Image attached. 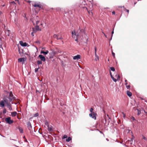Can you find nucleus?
Masks as SVG:
<instances>
[{"label": "nucleus", "mask_w": 147, "mask_h": 147, "mask_svg": "<svg viewBox=\"0 0 147 147\" xmlns=\"http://www.w3.org/2000/svg\"><path fill=\"white\" fill-rule=\"evenodd\" d=\"M6 109L5 108H4V109L3 110V114H5L6 113Z\"/></svg>", "instance_id": "28"}, {"label": "nucleus", "mask_w": 147, "mask_h": 147, "mask_svg": "<svg viewBox=\"0 0 147 147\" xmlns=\"http://www.w3.org/2000/svg\"><path fill=\"white\" fill-rule=\"evenodd\" d=\"M26 58L23 57L19 58L18 59V61L19 62H22V64L24 63V61L26 60Z\"/></svg>", "instance_id": "10"}, {"label": "nucleus", "mask_w": 147, "mask_h": 147, "mask_svg": "<svg viewBox=\"0 0 147 147\" xmlns=\"http://www.w3.org/2000/svg\"><path fill=\"white\" fill-rule=\"evenodd\" d=\"M106 140L108 141H109V139L107 138H106Z\"/></svg>", "instance_id": "58"}, {"label": "nucleus", "mask_w": 147, "mask_h": 147, "mask_svg": "<svg viewBox=\"0 0 147 147\" xmlns=\"http://www.w3.org/2000/svg\"><path fill=\"white\" fill-rule=\"evenodd\" d=\"M5 121L7 123L9 124H11L13 122V121L11 119V117H8L6 118L5 119Z\"/></svg>", "instance_id": "5"}, {"label": "nucleus", "mask_w": 147, "mask_h": 147, "mask_svg": "<svg viewBox=\"0 0 147 147\" xmlns=\"http://www.w3.org/2000/svg\"><path fill=\"white\" fill-rule=\"evenodd\" d=\"M142 136H143V139L147 141V139L143 135H142Z\"/></svg>", "instance_id": "35"}, {"label": "nucleus", "mask_w": 147, "mask_h": 147, "mask_svg": "<svg viewBox=\"0 0 147 147\" xmlns=\"http://www.w3.org/2000/svg\"><path fill=\"white\" fill-rule=\"evenodd\" d=\"M94 51H95V53L96 54V53L97 51V48L96 47H94Z\"/></svg>", "instance_id": "39"}, {"label": "nucleus", "mask_w": 147, "mask_h": 147, "mask_svg": "<svg viewBox=\"0 0 147 147\" xmlns=\"http://www.w3.org/2000/svg\"><path fill=\"white\" fill-rule=\"evenodd\" d=\"M98 130V131L100 132V133L101 134H103V135H104V134L102 132L100 131V130Z\"/></svg>", "instance_id": "47"}, {"label": "nucleus", "mask_w": 147, "mask_h": 147, "mask_svg": "<svg viewBox=\"0 0 147 147\" xmlns=\"http://www.w3.org/2000/svg\"><path fill=\"white\" fill-rule=\"evenodd\" d=\"M127 131H128V133H129L130 131H131V133L132 134V132L131 130L129 129H128Z\"/></svg>", "instance_id": "44"}, {"label": "nucleus", "mask_w": 147, "mask_h": 147, "mask_svg": "<svg viewBox=\"0 0 147 147\" xmlns=\"http://www.w3.org/2000/svg\"><path fill=\"white\" fill-rule=\"evenodd\" d=\"M131 118V119H132L133 120H134V121H136V120L135 119V118H134V117H133V116Z\"/></svg>", "instance_id": "37"}, {"label": "nucleus", "mask_w": 147, "mask_h": 147, "mask_svg": "<svg viewBox=\"0 0 147 147\" xmlns=\"http://www.w3.org/2000/svg\"><path fill=\"white\" fill-rule=\"evenodd\" d=\"M94 110L92 108H91L90 109V112L91 113H94V112H93V111Z\"/></svg>", "instance_id": "30"}, {"label": "nucleus", "mask_w": 147, "mask_h": 147, "mask_svg": "<svg viewBox=\"0 0 147 147\" xmlns=\"http://www.w3.org/2000/svg\"><path fill=\"white\" fill-rule=\"evenodd\" d=\"M5 92L7 94H9V95L8 96L4 95L3 96V98H5L6 99H8V101L9 102H11L13 100H16V98L13 96L12 91H11L9 92L7 91H5Z\"/></svg>", "instance_id": "2"}, {"label": "nucleus", "mask_w": 147, "mask_h": 147, "mask_svg": "<svg viewBox=\"0 0 147 147\" xmlns=\"http://www.w3.org/2000/svg\"><path fill=\"white\" fill-rule=\"evenodd\" d=\"M19 44L21 46L23 47H28L29 46V45H28L27 43L26 42H23L22 41H20Z\"/></svg>", "instance_id": "7"}, {"label": "nucleus", "mask_w": 147, "mask_h": 147, "mask_svg": "<svg viewBox=\"0 0 147 147\" xmlns=\"http://www.w3.org/2000/svg\"><path fill=\"white\" fill-rule=\"evenodd\" d=\"M110 69H111V70L113 71H115V69L114 67H110Z\"/></svg>", "instance_id": "20"}, {"label": "nucleus", "mask_w": 147, "mask_h": 147, "mask_svg": "<svg viewBox=\"0 0 147 147\" xmlns=\"http://www.w3.org/2000/svg\"><path fill=\"white\" fill-rule=\"evenodd\" d=\"M114 28H113V31H112V32H111V36H112V37H113V34H114Z\"/></svg>", "instance_id": "33"}, {"label": "nucleus", "mask_w": 147, "mask_h": 147, "mask_svg": "<svg viewBox=\"0 0 147 147\" xmlns=\"http://www.w3.org/2000/svg\"><path fill=\"white\" fill-rule=\"evenodd\" d=\"M57 9H58V10H61V8H58Z\"/></svg>", "instance_id": "54"}, {"label": "nucleus", "mask_w": 147, "mask_h": 147, "mask_svg": "<svg viewBox=\"0 0 147 147\" xmlns=\"http://www.w3.org/2000/svg\"><path fill=\"white\" fill-rule=\"evenodd\" d=\"M81 58V56L80 55H77L73 57V59L74 60H78Z\"/></svg>", "instance_id": "12"}, {"label": "nucleus", "mask_w": 147, "mask_h": 147, "mask_svg": "<svg viewBox=\"0 0 147 147\" xmlns=\"http://www.w3.org/2000/svg\"><path fill=\"white\" fill-rule=\"evenodd\" d=\"M97 115L96 113L95 112L90 113L89 114V116L94 120H96V116Z\"/></svg>", "instance_id": "6"}, {"label": "nucleus", "mask_w": 147, "mask_h": 147, "mask_svg": "<svg viewBox=\"0 0 147 147\" xmlns=\"http://www.w3.org/2000/svg\"><path fill=\"white\" fill-rule=\"evenodd\" d=\"M39 22V21L38 20H37L36 22V25H38V24Z\"/></svg>", "instance_id": "48"}, {"label": "nucleus", "mask_w": 147, "mask_h": 147, "mask_svg": "<svg viewBox=\"0 0 147 147\" xmlns=\"http://www.w3.org/2000/svg\"><path fill=\"white\" fill-rule=\"evenodd\" d=\"M52 128L51 127H48V129L49 131H51L52 130Z\"/></svg>", "instance_id": "29"}, {"label": "nucleus", "mask_w": 147, "mask_h": 147, "mask_svg": "<svg viewBox=\"0 0 147 147\" xmlns=\"http://www.w3.org/2000/svg\"><path fill=\"white\" fill-rule=\"evenodd\" d=\"M2 44H3L2 42L1 39V40H0V48H2Z\"/></svg>", "instance_id": "25"}, {"label": "nucleus", "mask_w": 147, "mask_h": 147, "mask_svg": "<svg viewBox=\"0 0 147 147\" xmlns=\"http://www.w3.org/2000/svg\"><path fill=\"white\" fill-rule=\"evenodd\" d=\"M25 142H28V141L27 140V139L26 138H25V141H24Z\"/></svg>", "instance_id": "53"}, {"label": "nucleus", "mask_w": 147, "mask_h": 147, "mask_svg": "<svg viewBox=\"0 0 147 147\" xmlns=\"http://www.w3.org/2000/svg\"><path fill=\"white\" fill-rule=\"evenodd\" d=\"M18 129H19L20 132L21 133H23V130L22 128L21 127H18Z\"/></svg>", "instance_id": "16"}, {"label": "nucleus", "mask_w": 147, "mask_h": 147, "mask_svg": "<svg viewBox=\"0 0 147 147\" xmlns=\"http://www.w3.org/2000/svg\"><path fill=\"white\" fill-rule=\"evenodd\" d=\"M35 42L36 43H38V44H40V42H39V41L38 40H37V41H36Z\"/></svg>", "instance_id": "40"}, {"label": "nucleus", "mask_w": 147, "mask_h": 147, "mask_svg": "<svg viewBox=\"0 0 147 147\" xmlns=\"http://www.w3.org/2000/svg\"><path fill=\"white\" fill-rule=\"evenodd\" d=\"M127 82H125V85L126 86H127Z\"/></svg>", "instance_id": "60"}, {"label": "nucleus", "mask_w": 147, "mask_h": 147, "mask_svg": "<svg viewBox=\"0 0 147 147\" xmlns=\"http://www.w3.org/2000/svg\"><path fill=\"white\" fill-rule=\"evenodd\" d=\"M111 79L114 82H116L117 81V80L115 78H114L113 76L112 78H111Z\"/></svg>", "instance_id": "21"}, {"label": "nucleus", "mask_w": 147, "mask_h": 147, "mask_svg": "<svg viewBox=\"0 0 147 147\" xmlns=\"http://www.w3.org/2000/svg\"><path fill=\"white\" fill-rule=\"evenodd\" d=\"M127 95L129 97H131L132 96V93L129 90H127L126 92Z\"/></svg>", "instance_id": "15"}, {"label": "nucleus", "mask_w": 147, "mask_h": 147, "mask_svg": "<svg viewBox=\"0 0 147 147\" xmlns=\"http://www.w3.org/2000/svg\"><path fill=\"white\" fill-rule=\"evenodd\" d=\"M26 55H27L28 56H29V57H30V56L29 54H27Z\"/></svg>", "instance_id": "57"}, {"label": "nucleus", "mask_w": 147, "mask_h": 147, "mask_svg": "<svg viewBox=\"0 0 147 147\" xmlns=\"http://www.w3.org/2000/svg\"><path fill=\"white\" fill-rule=\"evenodd\" d=\"M59 35H57L56 34H54L53 36V37L54 38H56L57 39V38H58Z\"/></svg>", "instance_id": "23"}, {"label": "nucleus", "mask_w": 147, "mask_h": 147, "mask_svg": "<svg viewBox=\"0 0 147 147\" xmlns=\"http://www.w3.org/2000/svg\"><path fill=\"white\" fill-rule=\"evenodd\" d=\"M60 105L61 106H62L63 105H64V104L63 103H62L61 102H60Z\"/></svg>", "instance_id": "49"}, {"label": "nucleus", "mask_w": 147, "mask_h": 147, "mask_svg": "<svg viewBox=\"0 0 147 147\" xmlns=\"http://www.w3.org/2000/svg\"><path fill=\"white\" fill-rule=\"evenodd\" d=\"M67 135H64L62 137V139H64L65 138H67Z\"/></svg>", "instance_id": "24"}, {"label": "nucleus", "mask_w": 147, "mask_h": 147, "mask_svg": "<svg viewBox=\"0 0 147 147\" xmlns=\"http://www.w3.org/2000/svg\"><path fill=\"white\" fill-rule=\"evenodd\" d=\"M38 115H39V114H38V113H37L34 115V117H38Z\"/></svg>", "instance_id": "27"}, {"label": "nucleus", "mask_w": 147, "mask_h": 147, "mask_svg": "<svg viewBox=\"0 0 147 147\" xmlns=\"http://www.w3.org/2000/svg\"><path fill=\"white\" fill-rule=\"evenodd\" d=\"M72 139V138L69 137H67V138L66 139V141L67 142H69Z\"/></svg>", "instance_id": "17"}, {"label": "nucleus", "mask_w": 147, "mask_h": 147, "mask_svg": "<svg viewBox=\"0 0 147 147\" xmlns=\"http://www.w3.org/2000/svg\"><path fill=\"white\" fill-rule=\"evenodd\" d=\"M27 127L29 130H31L32 128L31 124L30 121H28L27 123Z\"/></svg>", "instance_id": "11"}, {"label": "nucleus", "mask_w": 147, "mask_h": 147, "mask_svg": "<svg viewBox=\"0 0 147 147\" xmlns=\"http://www.w3.org/2000/svg\"><path fill=\"white\" fill-rule=\"evenodd\" d=\"M9 31H10L9 30H8L7 33V32H5V34H7V35L8 36H10V33L9 32Z\"/></svg>", "instance_id": "26"}, {"label": "nucleus", "mask_w": 147, "mask_h": 147, "mask_svg": "<svg viewBox=\"0 0 147 147\" xmlns=\"http://www.w3.org/2000/svg\"><path fill=\"white\" fill-rule=\"evenodd\" d=\"M112 36H111L110 39L109 40L110 42V41L112 40Z\"/></svg>", "instance_id": "52"}, {"label": "nucleus", "mask_w": 147, "mask_h": 147, "mask_svg": "<svg viewBox=\"0 0 147 147\" xmlns=\"http://www.w3.org/2000/svg\"><path fill=\"white\" fill-rule=\"evenodd\" d=\"M62 38L61 37H60L59 38H57V40H59V39H62Z\"/></svg>", "instance_id": "45"}, {"label": "nucleus", "mask_w": 147, "mask_h": 147, "mask_svg": "<svg viewBox=\"0 0 147 147\" xmlns=\"http://www.w3.org/2000/svg\"><path fill=\"white\" fill-rule=\"evenodd\" d=\"M131 136H132V138H131V141L132 142L133 141V139L134 138V136L133 135V134H132Z\"/></svg>", "instance_id": "32"}, {"label": "nucleus", "mask_w": 147, "mask_h": 147, "mask_svg": "<svg viewBox=\"0 0 147 147\" xmlns=\"http://www.w3.org/2000/svg\"><path fill=\"white\" fill-rule=\"evenodd\" d=\"M71 34L72 35H75L76 36V33H75L74 30V32L73 31H72Z\"/></svg>", "instance_id": "31"}, {"label": "nucleus", "mask_w": 147, "mask_h": 147, "mask_svg": "<svg viewBox=\"0 0 147 147\" xmlns=\"http://www.w3.org/2000/svg\"><path fill=\"white\" fill-rule=\"evenodd\" d=\"M11 104H15V105H16L17 104V103H13V102H11Z\"/></svg>", "instance_id": "56"}, {"label": "nucleus", "mask_w": 147, "mask_h": 147, "mask_svg": "<svg viewBox=\"0 0 147 147\" xmlns=\"http://www.w3.org/2000/svg\"><path fill=\"white\" fill-rule=\"evenodd\" d=\"M112 13L113 15H115V12L114 11H113L112 12Z\"/></svg>", "instance_id": "50"}, {"label": "nucleus", "mask_w": 147, "mask_h": 147, "mask_svg": "<svg viewBox=\"0 0 147 147\" xmlns=\"http://www.w3.org/2000/svg\"><path fill=\"white\" fill-rule=\"evenodd\" d=\"M49 51L48 50H46V51H41L40 52L41 54H43L45 55H46L48 54Z\"/></svg>", "instance_id": "13"}, {"label": "nucleus", "mask_w": 147, "mask_h": 147, "mask_svg": "<svg viewBox=\"0 0 147 147\" xmlns=\"http://www.w3.org/2000/svg\"><path fill=\"white\" fill-rule=\"evenodd\" d=\"M32 5L35 7H37L40 9H42L43 8L42 5L41 4L40 2H35L34 4H32Z\"/></svg>", "instance_id": "3"}, {"label": "nucleus", "mask_w": 147, "mask_h": 147, "mask_svg": "<svg viewBox=\"0 0 147 147\" xmlns=\"http://www.w3.org/2000/svg\"><path fill=\"white\" fill-rule=\"evenodd\" d=\"M32 30L34 32H36L37 31H41V29L39 28V27L38 25H36L35 28H32Z\"/></svg>", "instance_id": "4"}, {"label": "nucleus", "mask_w": 147, "mask_h": 147, "mask_svg": "<svg viewBox=\"0 0 147 147\" xmlns=\"http://www.w3.org/2000/svg\"><path fill=\"white\" fill-rule=\"evenodd\" d=\"M95 57H97V59L98 60L99 59V57L97 55L96 53V54H95Z\"/></svg>", "instance_id": "38"}, {"label": "nucleus", "mask_w": 147, "mask_h": 147, "mask_svg": "<svg viewBox=\"0 0 147 147\" xmlns=\"http://www.w3.org/2000/svg\"><path fill=\"white\" fill-rule=\"evenodd\" d=\"M49 54L50 55V58H53L54 56L55 55L57 54V53L54 50H52V51L49 53Z\"/></svg>", "instance_id": "8"}, {"label": "nucleus", "mask_w": 147, "mask_h": 147, "mask_svg": "<svg viewBox=\"0 0 147 147\" xmlns=\"http://www.w3.org/2000/svg\"><path fill=\"white\" fill-rule=\"evenodd\" d=\"M83 8H86V9L87 10H88V9H87V7H83Z\"/></svg>", "instance_id": "62"}, {"label": "nucleus", "mask_w": 147, "mask_h": 147, "mask_svg": "<svg viewBox=\"0 0 147 147\" xmlns=\"http://www.w3.org/2000/svg\"><path fill=\"white\" fill-rule=\"evenodd\" d=\"M120 78V76L119 75H118V76H117V80H119Z\"/></svg>", "instance_id": "42"}, {"label": "nucleus", "mask_w": 147, "mask_h": 147, "mask_svg": "<svg viewBox=\"0 0 147 147\" xmlns=\"http://www.w3.org/2000/svg\"><path fill=\"white\" fill-rule=\"evenodd\" d=\"M38 80L40 81V82H41L42 81V79L41 80H40L39 79H38Z\"/></svg>", "instance_id": "61"}, {"label": "nucleus", "mask_w": 147, "mask_h": 147, "mask_svg": "<svg viewBox=\"0 0 147 147\" xmlns=\"http://www.w3.org/2000/svg\"><path fill=\"white\" fill-rule=\"evenodd\" d=\"M40 67L39 66H38V67L37 68H36L35 69V73H37L38 70L39 69Z\"/></svg>", "instance_id": "22"}, {"label": "nucleus", "mask_w": 147, "mask_h": 147, "mask_svg": "<svg viewBox=\"0 0 147 147\" xmlns=\"http://www.w3.org/2000/svg\"><path fill=\"white\" fill-rule=\"evenodd\" d=\"M18 51H19V53L21 55V51H20V49L19 48H18Z\"/></svg>", "instance_id": "46"}, {"label": "nucleus", "mask_w": 147, "mask_h": 147, "mask_svg": "<svg viewBox=\"0 0 147 147\" xmlns=\"http://www.w3.org/2000/svg\"><path fill=\"white\" fill-rule=\"evenodd\" d=\"M112 56H113V57L115 58V53H114L113 52V51H112Z\"/></svg>", "instance_id": "36"}, {"label": "nucleus", "mask_w": 147, "mask_h": 147, "mask_svg": "<svg viewBox=\"0 0 147 147\" xmlns=\"http://www.w3.org/2000/svg\"><path fill=\"white\" fill-rule=\"evenodd\" d=\"M38 57H39L40 58V60L42 61L45 62L46 61V59L45 56L42 55H39L38 56Z\"/></svg>", "instance_id": "9"}, {"label": "nucleus", "mask_w": 147, "mask_h": 147, "mask_svg": "<svg viewBox=\"0 0 147 147\" xmlns=\"http://www.w3.org/2000/svg\"><path fill=\"white\" fill-rule=\"evenodd\" d=\"M136 110L138 111L137 115H139L141 113V111L138 109H137Z\"/></svg>", "instance_id": "19"}, {"label": "nucleus", "mask_w": 147, "mask_h": 147, "mask_svg": "<svg viewBox=\"0 0 147 147\" xmlns=\"http://www.w3.org/2000/svg\"><path fill=\"white\" fill-rule=\"evenodd\" d=\"M110 74L111 78H112V77H113V76L111 71H110Z\"/></svg>", "instance_id": "41"}, {"label": "nucleus", "mask_w": 147, "mask_h": 147, "mask_svg": "<svg viewBox=\"0 0 147 147\" xmlns=\"http://www.w3.org/2000/svg\"><path fill=\"white\" fill-rule=\"evenodd\" d=\"M42 63V61L41 60H38L37 61V64L38 65L41 64Z\"/></svg>", "instance_id": "18"}, {"label": "nucleus", "mask_w": 147, "mask_h": 147, "mask_svg": "<svg viewBox=\"0 0 147 147\" xmlns=\"http://www.w3.org/2000/svg\"><path fill=\"white\" fill-rule=\"evenodd\" d=\"M17 118H18V119H21V118H20V117H18Z\"/></svg>", "instance_id": "64"}, {"label": "nucleus", "mask_w": 147, "mask_h": 147, "mask_svg": "<svg viewBox=\"0 0 147 147\" xmlns=\"http://www.w3.org/2000/svg\"><path fill=\"white\" fill-rule=\"evenodd\" d=\"M8 99H6L5 98H3V100L0 101V106L1 107L3 108L5 106V103L7 107V108L9 109L10 110H12V108L11 106Z\"/></svg>", "instance_id": "1"}, {"label": "nucleus", "mask_w": 147, "mask_h": 147, "mask_svg": "<svg viewBox=\"0 0 147 147\" xmlns=\"http://www.w3.org/2000/svg\"><path fill=\"white\" fill-rule=\"evenodd\" d=\"M126 88H127V89L129 90L130 89V86L129 85H127V86H126Z\"/></svg>", "instance_id": "34"}, {"label": "nucleus", "mask_w": 147, "mask_h": 147, "mask_svg": "<svg viewBox=\"0 0 147 147\" xmlns=\"http://www.w3.org/2000/svg\"><path fill=\"white\" fill-rule=\"evenodd\" d=\"M17 113L16 111H14L11 113V116L12 117H14L16 115Z\"/></svg>", "instance_id": "14"}, {"label": "nucleus", "mask_w": 147, "mask_h": 147, "mask_svg": "<svg viewBox=\"0 0 147 147\" xmlns=\"http://www.w3.org/2000/svg\"><path fill=\"white\" fill-rule=\"evenodd\" d=\"M35 33L34 32H31V35L32 36H34V33Z\"/></svg>", "instance_id": "43"}, {"label": "nucleus", "mask_w": 147, "mask_h": 147, "mask_svg": "<svg viewBox=\"0 0 147 147\" xmlns=\"http://www.w3.org/2000/svg\"><path fill=\"white\" fill-rule=\"evenodd\" d=\"M126 10L127 12L128 13H129V10L126 9Z\"/></svg>", "instance_id": "51"}, {"label": "nucleus", "mask_w": 147, "mask_h": 147, "mask_svg": "<svg viewBox=\"0 0 147 147\" xmlns=\"http://www.w3.org/2000/svg\"><path fill=\"white\" fill-rule=\"evenodd\" d=\"M38 132L40 134H42V132H40L39 131H38Z\"/></svg>", "instance_id": "55"}, {"label": "nucleus", "mask_w": 147, "mask_h": 147, "mask_svg": "<svg viewBox=\"0 0 147 147\" xmlns=\"http://www.w3.org/2000/svg\"><path fill=\"white\" fill-rule=\"evenodd\" d=\"M23 49H22V54H23L24 53V52H23Z\"/></svg>", "instance_id": "63"}, {"label": "nucleus", "mask_w": 147, "mask_h": 147, "mask_svg": "<svg viewBox=\"0 0 147 147\" xmlns=\"http://www.w3.org/2000/svg\"><path fill=\"white\" fill-rule=\"evenodd\" d=\"M104 36L106 38H107V35H106L105 34H104Z\"/></svg>", "instance_id": "59"}]
</instances>
